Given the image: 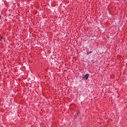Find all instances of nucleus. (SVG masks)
Returning a JSON list of instances; mask_svg holds the SVG:
<instances>
[{"label": "nucleus", "instance_id": "obj_1", "mask_svg": "<svg viewBox=\"0 0 127 127\" xmlns=\"http://www.w3.org/2000/svg\"><path fill=\"white\" fill-rule=\"evenodd\" d=\"M89 76H90V74L89 73H87L82 76V79L83 80H88V78H89Z\"/></svg>", "mask_w": 127, "mask_h": 127}, {"label": "nucleus", "instance_id": "obj_2", "mask_svg": "<svg viewBox=\"0 0 127 127\" xmlns=\"http://www.w3.org/2000/svg\"><path fill=\"white\" fill-rule=\"evenodd\" d=\"M93 51L87 52L86 55H89V54L92 53Z\"/></svg>", "mask_w": 127, "mask_h": 127}, {"label": "nucleus", "instance_id": "obj_3", "mask_svg": "<svg viewBox=\"0 0 127 127\" xmlns=\"http://www.w3.org/2000/svg\"><path fill=\"white\" fill-rule=\"evenodd\" d=\"M0 18H1V16L0 15Z\"/></svg>", "mask_w": 127, "mask_h": 127}]
</instances>
